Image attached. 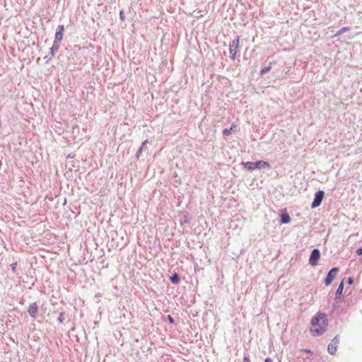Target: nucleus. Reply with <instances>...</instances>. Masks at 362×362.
I'll return each instance as SVG.
<instances>
[{"label": "nucleus", "instance_id": "1", "mask_svg": "<svg viewBox=\"0 0 362 362\" xmlns=\"http://www.w3.org/2000/svg\"><path fill=\"white\" fill-rule=\"evenodd\" d=\"M327 326V316L324 313H318L311 321L310 332L316 337L322 334Z\"/></svg>", "mask_w": 362, "mask_h": 362}, {"label": "nucleus", "instance_id": "2", "mask_svg": "<svg viewBox=\"0 0 362 362\" xmlns=\"http://www.w3.org/2000/svg\"><path fill=\"white\" fill-rule=\"evenodd\" d=\"M243 165L248 170H255V169H259V168H261L262 167L270 168V164H269V162H267V161H262V160H259V161H257V162H255V163L249 162L248 161V162H246V163H243Z\"/></svg>", "mask_w": 362, "mask_h": 362}, {"label": "nucleus", "instance_id": "3", "mask_svg": "<svg viewBox=\"0 0 362 362\" xmlns=\"http://www.w3.org/2000/svg\"><path fill=\"white\" fill-rule=\"evenodd\" d=\"M239 43H240V37H237V38L233 40L232 43L229 47V52L230 54V59L235 60L239 50Z\"/></svg>", "mask_w": 362, "mask_h": 362}, {"label": "nucleus", "instance_id": "4", "mask_svg": "<svg viewBox=\"0 0 362 362\" xmlns=\"http://www.w3.org/2000/svg\"><path fill=\"white\" fill-rule=\"evenodd\" d=\"M320 257V253L319 250L314 249L312 251V253H311L310 259H309L310 264L313 267L316 266L317 264Z\"/></svg>", "mask_w": 362, "mask_h": 362}, {"label": "nucleus", "instance_id": "5", "mask_svg": "<svg viewBox=\"0 0 362 362\" xmlns=\"http://www.w3.org/2000/svg\"><path fill=\"white\" fill-rule=\"evenodd\" d=\"M324 192L319 190L315 194V199L312 203V208H316L319 206L323 199Z\"/></svg>", "mask_w": 362, "mask_h": 362}, {"label": "nucleus", "instance_id": "6", "mask_svg": "<svg viewBox=\"0 0 362 362\" xmlns=\"http://www.w3.org/2000/svg\"><path fill=\"white\" fill-rule=\"evenodd\" d=\"M338 272L339 269L337 267H334L329 272L325 280V284L326 286H329L332 283Z\"/></svg>", "mask_w": 362, "mask_h": 362}, {"label": "nucleus", "instance_id": "7", "mask_svg": "<svg viewBox=\"0 0 362 362\" xmlns=\"http://www.w3.org/2000/svg\"><path fill=\"white\" fill-rule=\"evenodd\" d=\"M339 343V339L338 337H335L332 340V342L327 346V351L330 354L333 355L336 353L337 348Z\"/></svg>", "mask_w": 362, "mask_h": 362}, {"label": "nucleus", "instance_id": "8", "mask_svg": "<svg viewBox=\"0 0 362 362\" xmlns=\"http://www.w3.org/2000/svg\"><path fill=\"white\" fill-rule=\"evenodd\" d=\"M64 30V27L63 25H58V27L57 28V32L55 33V39H54L55 42H59L62 40Z\"/></svg>", "mask_w": 362, "mask_h": 362}, {"label": "nucleus", "instance_id": "9", "mask_svg": "<svg viewBox=\"0 0 362 362\" xmlns=\"http://www.w3.org/2000/svg\"><path fill=\"white\" fill-rule=\"evenodd\" d=\"M37 305L36 303H31L28 307V313L32 317H35L37 313Z\"/></svg>", "mask_w": 362, "mask_h": 362}, {"label": "nucleus", "instance_id": "10", "mask_svg": "<svg viewBox=\"0 0 362 362\" xmlns=\"http://www.w3.org/2000/svg\"><path fill=\"white\" fill-rule=\"evenodd\" d=\"M237 131V125L235 123L232 124L231 127L229 129H225L223 131V134L226 136H228L232 134V132H235Z\"/></svg>", "mask_w": 362, "mask_h": 362}, {"label": "nucleus", "instance_id": "11", "mask_svg": "<svg viewBox=\"0 0 362 362\" xmlns=\"http://www.w3.org/2000/svg\"><path fill=\"white\" fill-rule=\"evenodd\" d=\"M291 221V217L288 213H283L281 215V223H288Z\"/></svg>", "mask_w": 362, "mask_h": 362}, {"label": "nucleus", "instance_id": "12", "mask_svg": "<svg viewBox=\"0 0 362 362\" xmlns=\"http://www.w3.org/2000/svg\"><path fill=\"white\" fill-rule=\"evenodd\" d=\"M273 64H275V63L274 62H270L269 65L268 66H266V67L262 69L261 71H260V74L261 75H264V74H266L268 71H269L270 69H272V66Z\"/></svg>", "mask_w": 362, "mask_h": 362}, {"label": "nucleus", "instance_id": "13", "mask_svg": "<svg viewBox=\"0 0 362 362\" xmlns=\"http://www.w3.org/2000/svg\"><path fill=\"white\" fill-rule=\"evenodd\" d=\"M170 281L174 284H178L180 282V277L177 274H174L170 278Z\"/></svg>", "mask_w": 362, "mask_h": 362}, {"label": "nucleus", "instance_id": "14", "mask_svg": "<svg viewBox=\"0 0 362 362\" xmlns=\"http://www.w3.org/2000/svg\"><path fill=\"white\" fill-rule=\"evenodd\" d=\"M343 289H344V282L341 281V284L338 286V288L337 291V294L340 295L342 293Z\"/></svg>", "mask_w": 362, "mask_h": 362}, {"label": "nucleus", "instance_id": "15", "mask_svg": "<svg viewBox=\"0 0 362 362\" xmlns=\"http://www.w3.org/2000/svg\"><path fill=\"white\" fill-rule=\"evenodd\" d=\"M349 30V27H343L342 28H341L338 33H337V35H341V33L346 32V31H348Z\"/></svg>", "mask_w": 362, "mask_h": 362}, {"label": "nucleus", "instance_id": "16", "mask_svg": "<svg viewBox=\"0 0 362 362\" xmlns=\"http://www.w3.org/2000/svg\"><path fill=\"white\" fill-rule=\"evenodd\" d=\"M243 362H250V357L248 356H245L243 358Z\"/></svg>", "mask_w": 362, "mask_h": 362}, {"label": "nucleus", "instance_id": "17", "mask_svg": "<svg viewBox=\"0 0 362 362\" xmlns=\"http://www.w3.org/2000/svg\"><path fill=\"white\" fill-rule=\"evenodd\" d=\"M356 253L358 255L361 256L362 255V248H358L357 250H356Z\"/></svg>", "mask_w": 362, "mask_h": 362}, {"label": "nucleus", "instance_id": "18", "mask_svg": "<svg viewBox=\"0 0 362 362\" xmlns=\"http://www.w3.org/2000/svg\"><path fill=\"white\" fill-rule=\"evenodd\" d=\"M168 320L170 323H174V320L170 315H168Z\"/></svg>", "mask_w": 362, "mask_h": 362}, {"label": "nucleus", "instance_id": "19", "mask_svg": "<svg viewBox=\"0 0 362 362\" xmlns=\"http://www.w3.org/2000/svg\"><path fill=\"white\" fill-rule=\"evenodd\" d=\"M16 263H14V264H13L11 265V267H12V269H13V272H15V269H16Z\"/></svg>", "mask_w": 362, "mask_h": 362}, {"label": "nucleus", "instance_id": "20", "mask_svg": "<svg viewBox=\"0 0 362 362\" xmlns=\"http://www.w3.org/2000/svg\"><path fill=\"white\" fill-rule=\"evenodd\" d=\"M265 362H272V359L270 358H267L265 359Z\"/></svg>", "mask_w": 362, "mask_h": 362}, {"label": "nucleus", "instance_id": "21", "mask_svg": "<svg viewBox=\"0 0 362 362\" xmlns=\"http://www.w3.org/2000/svg\"><path fill=\"white\" fill-rule=\"evenodd\" d=\"M348 282H349V284H352V282H353L352 279H351V278H349V279Z\"/></svg>", "mask_w": 362, "mask_h": 362}, {"label": "nucleus", "instance_id": "22", "mask_svg": "<svg viewBox=\"0 0 362 362\" xmlns=\"http://www.w3.org/2000/svg\"><path fill=\"white\" fill-rule=\"evenodd\" d=\"M122 13H123V11H120V13H119V15H120V18H121V19H123Z\"/></svg>", "mask_w": 362, "mask_h": 362}, {"label": "nucleus", "instance_id": "23", "mask_svg": "<svg viewBox=\"0 0 362 362\" xmlns=\"http://www.w3.org/2000/svg\"><path fill=\"white\" fill-rule=\"evenodd\" d=\"M142 148H143V147L141 146V147L139 149V151H138V152H137V153H138V154H139V153H140L141 152Z\"/></svg>", "mask_w": 362, "mask_h": 362}, {"label": "nucleus", "instance_id": "24", "mask_svg": "<svg viewBox=\"0 0 362 362\" xmlns=\"http://www.w3.org/2000/svg\"><path fill=\"white\" fill-rule=\"evenodd\" d=\"M303 351L307 352V353L311 352L310 350H309V349H304Z\"/></svg>", "mask_w": 362, "mask_h": 362}]
</instances>
